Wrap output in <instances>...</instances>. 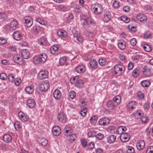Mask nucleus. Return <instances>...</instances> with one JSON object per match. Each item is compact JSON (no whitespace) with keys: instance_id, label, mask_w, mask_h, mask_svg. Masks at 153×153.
I'll return each instance as SVG.
<instances>
[{"instance_id":"1","label":"nucleus","mask_w":153,"mask_h":153,"mask_svg":"<svg viewBox=\"0 0 153 153\" xmlns=\"http://www.w3.org/2000/svg\"><path fill=\"white\" fill-rule=\"evenodd\" d=\"M47 58V54L45 53L41 54L38 56H36L33 59V62L35 64H37L40 63H44Z\"/></svg>"},{"instance_id":"2","label":"nucleus","mask_w":153,"mask_h":153,"mask_svg":"<svg viewBox=\"0 0 153 153\" xmlns=\"http://www.w3.org/2000/svg\"><path fill=\"white\" fill-rule=\"evenodd\" d=\"M92 10L96 14H101L103 12V7L101 4L96 3L91 6Z\"/></svg>"},{"instance_id":"3","label":"nucleus","mask_w":153,"mask_h":153,"mask_svg":"<svg viewBox=\"0 0 153 153\" xmlns=\"http://www.w3.org/2000/svg\"><path fill=\"white\" fill-rule=\"evenodd\" d=\"M125 70V68L124 66L120 64H118L115 65L114 68V71L115 74L120 75L123 73Z\"/></svg>"},{"instance_id":"4","label":"nucleus","mask_w":153,"mask_h":153,"mask_svg":"<svg viewBox=\"0 0 153 153\" xmlns=\"http://www.w3.org/2000/svg\"><path fill=\"white\" fill-rule=\"evenodd\" d=\"M49 83L47 80L42 82L39 85L40 90L43 91H46L49 88Z\"/></svg>"},{"instance_id":"5","label":"nucleus","mask_w":153,"mask_h":153,"mask_svg":"<svg viewBox=\"0 0 153 153\" xmlns=\"http://www.w3.org/2000/svg\"><path fill=\"white\" fill-rule=\"evenodd\" d=\"M59 46L57 45H55L52 46L50 49L51 53L56 55L58 54L61 53V50L59 48Z\"/></svg>"},{"instance_id":"6","label":"nucleus","mask_w":153,"mask_h":153,"mask_svg":"<svg viewBox=\"0 0 153 153\" xmlns=\"http://www.w3.org/2000/svg\"><path fill=\"white\" fill-rule=\"evenodd\" d=\"M25 21V26L29 27L32 25L33 23V19L32 18L29 16H25L23 19Z\"/></svg>"},{"instance_id":"7","label":"nucleus","mask_w":153,"mask_h":153,"mask_svg":"<svg viewBox=\"0 0 153 153\" xmlns=\"http://www.w3.org/2000/svg\"><path fill=\"white\" fill-rule=\"evenodd\" d=\"M57 118L59 122L62 123H65L67 119L66 114L63 112H60L58 114Z\"/></svg>"},{"instance_id":"8","label":"nucleus","mask_w":153,"mask_h":153,"mask_svg":"<svg viewBox=\"0 0 153 153\" xmlns=\"http://www.w3.org/2000/svg\"><path fill=\"white\" fill-rule=\"evenodd\" d=\"M19 117L22 122H26L29 120V117L27 114L20 111L19 113Z\"/></svg>"},{"instance_id":"9","label":"nucleus","mask_w":153,"mask_h":153,"mask_svg":"<svg viewBox=\"0 0 153 153\" xmlns=\"http://www.w3.org/2000/svg\"><path fill=\"white\" fill-rule=\"evenodd\" d=\"M130 137V134L128 133H123L120 136V139L122 142H126L128 141Z\"/></svg>"},{"instance_id":"10","label":"nucleus","mask_w":153,"mask_h":153,"mask_svg":"<svg viewBox=\"0 0 153 153\" xmlns=\"http://www.w3.org/2000/svg\"><path fill=\"white\" fill-rule=\"evenodd\" d=\"M13 59L15 63L19 65H22L23 63L24 60L18 55H15L13 57Z\"/></svg>"},{"instance_id":"11","label":"nucleus","mask_w":153,"mask_h":153,"mask_svg":"<svg viewBox=\"0 0 153 153\" xmlns=\"http://www.w3.org/2000/svg\"><path fill=\"white\" fill-rule=\"evenodd\" d=\"M137 19L140 22L144 23L146 22L147 18L145 14L139 13L137 16Z\"/></svg>"},{"instance_id":"12","label":"nucleus","mask_w":153,"mask_h":153,"mask_svg":"<svg viewBox=\"0 0 153 153\" xmlns=\"http://www.w3.org/2000/svg\"><path fill=\"white\" fill-rule=\"evenodd\" d=\"M48 72L46 71H40L38 74L37 78L39 79L46 78L48 76Z\"/></svg>"},{"instance_id":"13","label":"nucleus","mask_w":153,"mask_h":153,"mask_svg":"<svg viewBox=\"0 0 153 153\" xmlns=\"http://www.w3.org/2000/svg\"><path fill=\"white\" fill-rule=\"evenodd\" d=\"M18 25V22L17 21L15 20H13L10 23V25H9V30L11 31H13L16 30V26Z\"/></svg>"},{"instance_id":"14","label":"nucleus","mask_w":153,"mask_h":153,"mask_svg":"<svg viewBox=\"0 0 153 153\" xmlns=\"http://www.w3.org/2000/svg\"><path fill=\"white\" fill-rule=\"evenodd\" d=\"M149 64L144 66L142 69V71L144 74L146 76H148L151 73V68L149 67Z\"/></svg>"},{"instance_id":"15","label":"nucleus","mask_w":153,"mask_h":153,"mask_svg":"<svg viewBox=\"0 0 153 153\" xmlns=\"http://www.w3.org/2000/svg\"><path fill=\"white\" fill-rule=\"evenodd\" d=\"M110 122L109 119L106 117H104L100 119L99 121V123L100 125L104 126L108 124Z\"/></svg>"},{"instance_id":"16","label":"nucleus","mask_w":153,"mask_h":153,"mask_svg":"<svg viewBox=\"0 0 153 153\" xmlns=\"http://www.w3.org/2000/svg\"><path fill=\"white\" fill-rule=\"evenodd\" d=\"M52 131L54 135H59L61 132V128L59 126H55L53 128Z\"/></svg>"},{"instance_id":"17","label":"nucleus","mask_w":153,"mask_h":153,"mask_svg":"<svg viewBox=\"0 0 153 153\" xmlns=\"http://www.w3.org/2000/svg\"><path fill=\"white\" fill-rule=\"evenodd\" d=\"M76 71L79 73H83L86 70V67L83 65H81L77 66L76 68Z\"/></svg>"},{"instance_id":"18","label":"nucleus","mask_w":153,"mask_h":153,"mask_svg":"<svg viewBox=\"0 0 153 153\" xmlns=\"http://www.w3.org/2000/svg\"><path fill=\"white\" fill-rule=\"evenodd\" d=\"M3 141L7 143H11L12 140V136L9 134H4L3 136Z\"/></svg>"},{"instance_id":"19","label":"nucleus","mask_w":153,"mask_h":153,"mask_svg":"<svg viewBox=\"0 0 153 153\" xmlns=\"http://www.w3.org/2000/svg\"><path fill=\"white\" fill-rule=\"evenodd\" d=\"M21 53L22 58L25 59H28L30 55L29 51L26 49H23L21 52Z\"/></svg>"},{"instance_id":"20","label":"nucleus","mask_w":153,"mask_h":153,"mask_svg":"<svg viewBox=\"0 0 153 153\" xmlns=\"http://www.w3.org/2000/svg\"><path fill=\"white\" fill-rule=\"evenodd\" d=\"M145 145L144 141L142 140H139L137 143L136 146L138 150L142 149Z\"/></svg>"},{"instance_id":"21","label":"nucleus","mask_w":153,"mask_h":153,"mask_svg":"<svg viewBox=\"0 0 153 153\" xmlns=\"http://www.w3.org/2000/svg\"><path fill=\"white\" fill-rule=\"evenodd\" d=\"M111 13L108 11H106L104 15L103 20L104 22H108L111 19Z\"/></svg>"},{"instance_id":"22","label":"nucleus","mask_w":153,"mask_h":153,"mask_svg":"<svg viewBox=\"0 0 153 153\" xmlns=\"http://www.w3.org/2000/svg\"><path fill=\"white\" fill-rule=\"evenodd\" d=\"M36 105L35 101L32 99L28 100L27 102V105L30 108H33Z\"/></svg>"},{"instance_id":"23","label":"nucleus","mask_w":153,"mask_h":153,"mask_svg":"<svg viewBox=\"0 0 153 153\" xmlns=\"http://www.w3.org/2000/svg\"><path fill=\"white\" fill-rule=\"evenodd\" d=\"M13 37L16 40H20L22 38L21 32L18 31L14 32L13 33Z\"/></svg>"},{"instance_id":"24","label":"nucleus","mask_w":153,"mask_h":153,"mask_svg":"<svg viewBox=\"0 0 153 153\" xmlns=\"http://www.w3.org/2000/svg\"><path fill=\"white\" fill-rule=\"evenodd\" d=\"M126 42L123 40H120L118 41V46L119 49L123 50L126 48Z\"/></svg>"},{"instance_id":"25","label":"nucleus","mask_w":153,"mask_h":153,"mask_svg":"<svg viewBox=\"0 0 153 153\" xmlns=\"http://www.w3.org/2000/svg\"><path fill=\"white\" fill-rule=\"evenodd\" d=\"M89 63L91 68L95 69L97 68L98 63L97 62L95 59H93L91 60L89 62Z\"/></svg>"},{"instance_id":"26","label":"nucleus","mask_w":153,"mask_h":153,"mask_svg":"<svg viewBox=\"0 0 153 153\" xmlns=\"http://www.w3.org/2000/svg\"><path fill=\"white\" fill-rule=\"evenodd\" d=\"M34 86L33 84L30 86L26 87L25 88V91L28 94H30L32 93L34 91Z\"/></svg>"},{"instance_id":"27","label":"nucleus","mask_w":153,"mask_h":153,"mask_svg":"<svg viewBox=\"0 0 153 153\" xmlns=\"http://www.w3.org/2000/svg\"><path fill=\"white\" fill-rule=\"evenodd\" d=\"M57 33L59 36L64 37H66L68 35L66 32L62 29L59 30Z\"/></svg>"},{"instance_id":"28","label":"nucleus","mask_w":153,"mask_h":153,"mask_svg":"<svg viewBox=\"0 0 153 153\" xmlns=\"http://www.w3.org/2000/svg\"><path fill=\"white\" fill-rule=\"evenodd\" d=\"M116 139V136H115L111 135L107 137V141L109 143H112L115 141Z\"/></svg>"},{"instance_id":"29","label":"nucleus","mask_w":153,"mask_h":153,"mask_svg":"<svg viewBox=\"0 0 153 153\" xmlns=\"http://www.w3.org/2000/svg\"><path fill=\"white\" fill-rule=\"evenodd\" d=\"M47 40V39L44 37H42L38 39V43L41 45H46Z\"/></svg>"},{"instance_id":"30","label":"nucleus","mask_w":153,"mask_h":153,"mask_svg":"<svg viewBox=\"0 0 153 153\" xmlns=\"http://www.w3.org/2000/svg\"><path fill=\"white\" fill-rule=\"evenodd\" d=\"M38 141L39 144L44 146H45L48 143L47 140L44 138H39L38 139Z\"/></svg>"},{"instance_id":"31","label":"nucleus","mask_w":153,"mask_h":153,"mask_svg":"<svg viewBox=\"0 0 153 153\" xmlns=\"http://www.w3.org/2000/svg\"><path fill=\"white\" fill-rule=\"evenodd\" d=\"M53 95L55 99H59L61 98V93L59 90H56L53 92Z\"/></svg>"},{"instance_id":"32","label":"nucleus","mask_w":153,"mask_h":153,"mask_svg":"<svg viewBox=\"0 0 153 153\" xmlns=\"http://www.w3.org/2000/svg\"><path fill=\"white\" fill-rule=\"evenodd\" d=\"M79 79V76H76L70 79V82L72 84H74L75 85Z\"/></svg>"},{"instance_id":"33","label":"nucleus","mask_w":153,"mask_h":153,"mask_svg":"<svg viewBox=\"0 0 153 153\" xmlns=\"http://www.w3.org/2000/svg\"><path fill=\"white\" fill-rule=\"evenodd\" d=\"M15 129L17 131H19L22 128V126L20 123L18 121L15 122L14 123Z\"/></svg>"},{"instance_id":"34","label":"nucleus","mask_w":153,"mask_h":153,"mask_svg":"<svg viewBox=\"0 0 153 153\" xmlns=\"http://www.w3.org/2000/svg\"><path fill=\"white\" fill-rule=\"evenodd\" d=\"M83 24L85 25H90L91 24L92 19L90 18H85L83 19Z\"/></svg>"},{"instance_id":"35","label":"nucleus","mask_w":153,"mask_h":153,"mask_svg":"<svg viewBox=\"0 0 153 153\" xmlns=\"http://www.w3.org/2000/svg\"><path fill=\"white\" fill-rule=\"evenodd\" d=\"M33 31L36 34H38L41 30V27L39 26L36 25L33 27Z\"/></svg>"},{"instance_id":"36","label":"nucleus","mask_w":153,"mask_h":153,"mask_svg":"<svg viewBox=\"0 0 153 153\" xmlns=\"http://www.w3.org/2000/svg\"><path fill=\"white\" fill-rule=\"evenodd\" d=\"M84 82L82 80L79 79L74 86L78 88H81L83 87Z\"/></svg>"},{"instance_id":"37","label":"nucleus","mask_w":153,"mask_h":153,"mask_svg":"<svg viewBox=\"0 0 153 153\" xmlns=\"http://www.w3.org/2000/svg\"><path fill=\"white\" fill-rule=\"evenodd\" d=\"M107 105L108 108L111 110L113 109L115 107V105L113 102L111 101H108Z\"/></svg>"},{"instance_id":"38","label":"nucleus","mask_w":153,"mask_h":153,"mask_svg":"<svg viewBox=\"0 0 153 153\" xmlns=\"http://www.w3.org/2000/svg\"><path fill=\"white\" fill-rule=\"evenodd\" d=\"M141 85L143 87H148L150 85V82L148 80H144L142 81L141 83Z\"/></svg>"},{"instance_id":"39","label":"nucleus","mask_w":153,"mask_h":153,"mask_svg":"<svg viewBox=\"0 0 153 153\" xmlns=\"http://www.w3.org/2000/svg\"><path fill=\"white\" fill-rule=\"evenodd\" d=\"M98 62L99 64L101 66H104L106 64V60L103 58H101L99 59Z\"/></svg>"},{"instance_id":"40","label":"nucleus","mask_w":153,"mask_h":153,"mask_svg":"<svg viewBox=\"0 0 153 153\" xmlns=\"http://www.w3.org/2000/svg\"><path fill=\"white\" fill-rule=\"evenodd\" d=\"M113 100L114 102L119 104L121 101V97L119 95H117L114 97Z\"/></svg>"},{"instance_id":"41","label":"nucleus","mask_w":153,"mask_h":153,"mask_svg":"<svg viewBox=\"0 0 153 153\" xmlns=\"http://www.w3.org/2000/svg\"><path fill=\"white\" fill-rule=\"evenodd\" d=\"M87 108L85 107L82 108L80 111L79 113L80 115L82 117L85 116L87 112Z\"/></svg>"},{"instance_id":"42","label":"nucleus","mask_w":153,"mask_h":153,"mask_svg":"<svg viewBox=\"0 0 153 153\" xmlns=\"http://www.w3.org/2000/svg\"><path fill=\"white\" fill-rule=\"evenodd\" d=\"M68 96L71 99H74L76 96V93L73 91L71 90L68 94Z\"/></svg>"},{"instance_id":"43","label":"nucleus","mask_w":153,"mask_h":153,"mask_svg":"<svg viewBox=\"0 0 153 153\" xmlns=\"http://www.w3.org/2000/svg\"><path fill=\"white\" fill-rule=\"evenodd\" d=\"M67 58L66 57L64 56L60 58L59 60V63L61 65H63L65 64Z\"/></svg>"},{"instance_id":"44","label":"nucleus","mask_w":153,"mask_h":153,"mask_svg":"<svg viewBox=\"0 0 153 153\" xmlns=\"http://www.w3.org/2000/svg\"><path fill=\"white\" fill-rule=\"evenodd\" d=\"M96 132L94 130H91L88 132V137H96Z\"/></svg>"},{"instance_id":"45","label":"nucleus","mask_w":153,"mask_h":153,"mask_svg":"<svg viewBox=\"0 0 153 153\" xmlns=\"http://www.w3.org/2000/svg\"><path fill=\"white\" fill-rule=\"evenodd\" d=\"M97 121V117L96 116L94 115L92 116L90 119V121L91 123L93 125L95 124Z\"/></svg>"},{"instance_id":"46","label":"nucleus","mask_w":153,"mask_h":153,"mask_svg":"<svg viewBox=\"0 0 153 153\" xmlns=\"http://www.w3.org/2000/svg\"><path fill=\"white\" fill-rule=\"evenodd\" d=\"M96 137L99 140H103L104 137V135L103 134L101 133H99L97 134H96Z\"/></svg>"},{"instance_id":"47","label":"nucleus","mask_w":153,"mask_h":153,"mask_svg":"<svg viewBox=\"0 0 153 153\" xmlns=\"http://www.w3.org/2000/svg\"><path fill=\"white\" fill-rule=\"evenodd\" d=\"M120 19L122 21L126 23H128L130 21L129 18L125 16H121Z\"/></svg>"},{"instance_id":"48","label":"nucleus","mask_w":153,"mask_h":153,"mask_svg":"<svg viewBox=\"0 0 153 153\" xmlns=\"http://www.w3.org/2000/svg\"><path fill=\"white\" fill-rule=\"evenodd\" d=\"M144 49L147 52H150L152 50V49L151 46L148 44H145L143 46Z\"/></svg>"},{"instance_id":"49","label":"nucleus","mask_w":153,"mask_h":153,"mask_svg":"<svg viewBox=\"0 0 153 153\" xmlns=\"http://www.w3.org/2000/svg\"><path fill=\"white\" fill-rule=\"evenodd\" d=\"M14 77L13 74H10L8 77V79L10 82H13L14 81Z\"/></svg>"},{"instance_id":"50","label":"nucleus","mask_w":153,"mask_h":153,"mask_svg":"<svg viewBox=\"0 0 153 153\" xmlns=\"http://www.w3.org/2000/svg\"><path fill=\"white\" fill-rule=\"evenodd\" d=\"M112 6L114 8H118L120 6L119 2L117 0H115L113 3Z\"/></svg>"},{"instance_id":"51","label":"nucleus","mask_w":153,"mask_h":153,"mask_svg":"<svg viewBox=\"0 0 153 153\" xmlns=\"http://www.w3.org/2000/svg\"><path fill=\"white\" fill-rule=\"evenodd\" d=\"M136 105V102L135 101H131L128 104V107L129 108L133 109L134 108V106Z\"/></svg>"},{"instance_id":"52","label":"nucleus","mask_w":153,"mask_h":153,"mask_svg":"<svg viewBox=\"0 0 153 153\" xmlns=\"http://www.w3.org/2000/svg\"><path fill=\"white\" fill-rule=\"evenodd\" d=\"M7 18V15L5 13L3 12H0V19H5Z\"/></svg>"},{"instance_id":"53","label":"nucleus","mask_w":153,"mask_h":153,"mask_svg":"<svg viewBox=\"0 0 153 153\" xmlns=\"http://www.w3.org/2000/svg\"><path fill=\"white\" fill-rule=\"evenodd\" d=\"M7 78V76L5 73H2L0 74V78L1 79L3 80H5Z\"/></svg>"},{"instance_id":"54","label":"nucleus","mask_w":153,"mask_h":153,"mask_svg":"<svg viewBox=\"0 0 153 153\" xmlns=\"http://www.w3.org/2000/svg\"><path fill=\"white\" fill-rule=\"evenodd\" d=\"M68 135L70 137V139L74 141L76 137V134H72L71 132H70Z\"/></svg>"},{"instance_id":"55","label":"nucleus","mask_w":153,"mask_h":153,"mask_svg":"<svg viewBox=\"0 0 153 153\" xmlns=\"http://www.w3.org/2000/svg\"><path fill=\"white\" fill-rule=\"evenodd\" d=\"M132 74L134 77H137L139 75L138 70L137 69H135L132 72Z\"/></svg>"},{"instance_id":"56","label":"nucleus","mask_w":153,"mask_h":153,"mask_svg":"<svg viewBox=\"0 0 153 153\" xmlns=\"http://www.w3.org/2000/svg\"><path fill=\"white\" fill-rule=\"evenodd\" d=\"M81 143L82 146L85 147L87 146V142L86 139H83L81 140Z\"/></svg>"},{"instance_id":"57","label":"nucleus","mask_w":153,"mask_h":153,"mask_svg":"<svg viewBox=\"0 0 153 153\" xmlns=\"http://www.w3.org/2000/svg\"><path fill=\"white\" fill-rule=\"evenodd\" d=\"M130 43L131 45L133 46H135L137 43L136 39L134 38L131 39L130 41Z\"/></svg>"},{"instance_id":"58","label":"nucleus","mask_w":153,"mask_h":153,"mask_svg":"<svg viewBox=\"0 0 153 153\" xmlns=\"http://www.w3.org/2000/svg\"><path fill=\"white\" fill-rule=\"evenodd\" d=\"M74 18V16L72 13L69 14L67 18V19L69 22H71Z\"/></svg>"},{"instance_id":"59","label":"nucleus","mask_w":153,"mask_h":153,"mask_svg":"<svg viewBox=\"0 0 153 153\" xmlns=\"http://www.w3.org/2000/svg\"><path fill=\"white\" fill-rule=\"evenodd\" d=\"M146 153H153V146L148 147L147 149Z\"/></svg>"},{"instance_id":"60","label":"nucleus","mask_w":153,"mask_h":153,"mask_svg":"<svg viewBox=\"0 0 153 153\" xmlns=\"http://www.w3.org/2000/svg\"><path fill=\"white\" fill-rule=\"evenodd\" d=\"M88 149L90 150L93 149L94 147V145L92 142H90L88 143Z\"/></svg>"},{"instance_id":"61","label":"nucleus","mask_w":153,"mask_h":153,"mask_svg":"<svg viewBox=\"0 0 153 153\" xmlns=\"http://www.w3.org/2000/svg\"><path fill=\"white\" fill-rule=\"evenodd\" d=\"M7 40L5 38L1 37L0 38V44L3 45L6 43Z\"/></svg>"},{"instance_id":"62","label":"nucleus","mask_w":153,"mask_h":153,"mask_svg":"<svg viewBox=\"0 0 153 153\" xmlns=\"http://www.w3.org/2000/svg\"><path fill=\"white\" fill-rule=\"evenodd\" d=\"M134 150V148L131 146H129L127 150L128 153H133Z\"/></svg>"},{"instance_id":"63","label":"nucleus","mask_w":153,"mask_h":153,"mask_svg":"<svg viewBox=\"0 0 153 153\" xmlns=\"http://www.w3.org/2000/svg\"><path fill=\"white\" fill-rule=\"evenodd\" d=\"M59 10H61L63 11H65L66 10V8L63 5H60L58 6Z\"/></svg>"},{"instance_id":"64","label":"nucleus","mask_w":153,"mask_h":153,"mask_svg":"<svg viewBox=\"0 0 153 153\" xmlns=\"http://www.w3.org/2000/svg\"><path fill=\"white\" fill-rule=\"evenodd\" d=\"M93 35V33L91 32L87 31L86 33V36L90 38H92Z\"/></svg>"}]
</instances>
